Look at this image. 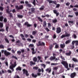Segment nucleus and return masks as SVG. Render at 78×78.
Here are the masks:
<instances>
[{
  "instance_id": "f257e3e1",
  "label": "nucleus",
  "mask_w": 78,
  "mask_h": 78,
  "mask_svg": "<svg viewBox=\"0 0 78 78\" xmlns=\"http://www.w3.org/2000/svg\"><path fill=\"white\" fill-rule=\"evenodd\" d=\"M17 66V63L16 62H15L13 64H12L11 66H10L9 68L10 69H11L12 70V72L14 71V68L16 67Z\"/></svg>"
},
{
  "instance_id": "f03ea898",
  "label": "nucleus",
  "mask_w": 78,
  "mask_h": 78,
  "mask_svg": "<svg viewBox=\"0 0 78 78\" xmlns=\"http://www.w3.org/2000/svg\"><path fill=\"white\" fill-rule=\"evenodd\" d=\"M15 8L16 9H17V11H18V10L23 9V5H21L19 6L18 5H16L15 6Z\"/></svg>"
},
{
  "instance_id": "7ed1b4c3",
  "label": "nucleus",
  "mask_w": 78,
  "mask_h": 78,
  "mask_svg": "<svg viewBox=\"0 0 78 78\" xmlns=\"http://www.w3.org/2000/svg\"><path fill=\"white\" fill-rule=\"evenodd\" d=\"M61 64H63V66L66 67V69H67L69 67V66H68V63L66 61H62L61 62Z\"/></svg>"
},
{
  "instance_id": "20e7f679",
  "label": "nucleus",
  "mask_w": 78,
  "mask_h": 78,
  "mask_svg": "<svg viewBox=\"0 0 78 78\" xmlns=\"http://www.w3.org/2000/svg\"><path fill=\"white\" fill-rule=\"evenodd\" d=\"M38 44H37V47H39V46H45V43L44 42H42L41 43V41H38Z\"/></svg>"
},
{
  "instance_id": "39448f33",
  "label": "nucleus",
  "mask_w": 78,
  "mask_h": 78,
  "mask_svg": "<svg viewBox=\"0 0 78 78\" xmlns=\"http://www.w3.org/2000/svg\"><path fill=\"white\" fill-rule=\"evenodd\" d=\"M70 34H67V33H66L65 35L63 34L62 35L61 37V39H63L64 37H69L70 36Z\"/></svg>"
},
{
  "instance_id": "423d86ee",
  "label": "nucleus",
  "mask_w": 78,
  "mask_h": 78,
  "mask_svg": "<svg viewBox=\"0 0 78 78\" xmlns=\"http://www.w3.org/2000/svg\"><path fill=\"white\" fill-rule=\"evenodd\" d=\"M23 74H25L26 76H29V74L28 73V71L25 69H23Z\"/></svg>"
},
{
  "instance_id": "0eeeda50",
  "label": "nucleus",
  "mask_w": 78,
  "mask_h": 78,
  "mask_svg": "<svg viewBox=\"0 0 78 78\" xmlns=\"http://www.w3.org/2000/svg\"><path fill=\"white\" fill-rule=\"evenodd\" d=\"M76 76V72H74L70 74V77L71 78H74Z\"/></svg>"
},
{
  "instance_id": "6e6552de",
  "label": "nucleus",
  "mask_w": 78,
  "mask_h": 78,
  "mask_svg": "<svg viewBox=\"0 0 78 78\" xmlns=\"http://www.w3.org/2000/svg\"><path fill=\"white\" fill-rule=\"evenodd\" d=\"M47 1H48V2H49V3H53L54 4H55V5H56V4L57 3H56V1H53L52 0H47Z\"/></svg>"
},
{
  "instance_id": "1a4fd4ad",
  "label": "nucleus",
  "mask_w": 78,
  "mask_h": 78,
  "mask_svg": "<svg viewBox=\"0 0 78 78\" xmlns=\"http://www.w3.org/2000/svg\"><path fill=\"white\" fill-rule=\"evenodd\" d=\"M57 33L59 34L61 32V29L60 27H58L57 28V30L56 31Z\"/></svg>"
},
{
  "instance_id": "9d476101",
  "label": "nucleus",
  "mask_w": 78,
  "mask_h": 78,
  "mask_svg": "<svg viewBox=\"0 0 78 78\" xmlns=\"http://www.w3.org/2000/svg\"><path fill=\"white\" fill-rule=\"evenodd\" d=\"M4 54L6 56H8L11 55V53L7 51L6 50H5L4 51Z\"/></svg>"
},
{
  "instance_id": "9b49d317",
  "label": "nucleus",
  "mask_w": 78,
  "mask_h": 78,
  "mask_svg": "<svg viewBox=\"0 0 78 78\" xmlns=\"http://www.w3.org/2000/svg\"><path fill=\"white\" fill-rule=\"evenodd\" d=\"M54 13L56 15V17H58L59 15V12H58V11L56 10H53Z\"/></svg>"
},
{
  "instance_id": "f8f14e48",
  "label": "nucleus",
  "mask_w": 78,
  "mask_h": 78,
  "mask_svg": "<svg viewBox=\"0 0 78 78\" xmlns=\"http://www.w3.org/2000/svg\"><path fill=\"white\" fill-rule=\"evenodd\" d=\"M11 11L9 12H7V14H9V16L10 18H11L12 19H13V14L12 13H10Z\"/></svg>"
},
{
  "instance_id": "ddd939ff",
  "label": "nucleus",
  "mask_w": 78,
  "mask_h": 78,
  "mask_svg": "<svg viewBox=\"0 0 78 78\" xmlns=\"http://www.w3.org/2000/svg\"><path fill=\"white\" fill-rule=\"evenodd\" d=\"M24 25H25V26L27 25V27H31L32 25L31 24H29L28 22H26L24 23Z\"/></svg>"
},
{
  "instance_id": "4468645a",
  "label": "nucleus",
  "mask_w": 78,
  "mask_h": 78,
  "mask_svg": "<svg viewBox=\"0 0 78 78\" xmlns=\"http://www.w3.org/2000/svg\"><path fill=\"white\" fill-rule=\"evenodd\" d=\"M25 3L26 5L28 7H30L31 6V5L30 4L28 3V2L27 1H26L25 2Z\"/></svg>"
},
{
  "instance_id": "2eb2a0df",
  "label": "nucleus",
  "mask_w": 78,
  "mask_h": 78,
  "mask_svg": "<svg viewBox=\"0 0 78 78\" xmlns=\"http://www.w3.org/2000/svg\"><path fill=\"white\" fill-rule=\"evenodd\" d=\"M60 46L61 48H64L65 47H66V44L65 43H63V44H60Z\"/></svg>"
},
{
  "instance_id": "dca6fc26",
  "label": "nucleus",
  "mask_w": 78,
  "mask_h": 78,
  "mask_svg": "<svg viewBox=\"0 0 78 78\" xmlns=\"http://www.w3.org/2000/svg\"><path fill=\"white\" fill-rule=\"evenodd\" d=\"M49 59L51 61L55 60V56H51L50 57Z\"/></svg>"
},
{
  "instance_id": "f3484780",
  "label": "nucleus",
  "mask_w": 78,
  "mask_h": 78,
  "mask_svg": "<svg viewBox=\"0 0 78 78\" xmlns=\"http://www.w3.org/2000/svg\"><path fill=\"white\" fill-rule=\"evenodd\" d=\"M16 70L17 71H18V70H19V71H21V70H22V68H21L20 66H19L16 69Z\"/></svg>"
},
{
  "instance_id": "a211bd4d",
  "label": "nucleus",
  "mask_w": 78,
  "mask_h": 78,
  "mask_svg": "<svg viewBox=\"0 0 78 78\" xmlns=\"http://www.w3.org/2000/svg\"><path fill=\"white\" fill-rule=\"evenodd\" d=\"M36 64V62H34L33 61H30V66H32L33 65H35Z\"/></svg>"
},
{
  "instance_id": "6ab92c4d",
  "label": "nucleus",
  "mask_w": 78,
  "mask_h": 78,
  "mask_svg": "<svg viewBox=\"0 0 78 78\" xmlns=\"http://www.w3.org/2000/svg\"><path fill=\"white\" fill-rule=\"evenodd\" d=\"M71 41H72V40L71 39L68 40L66 41L65 44H68L70 43V42H71Z\"/></svg>"
},
{
  "instance_id": "aec40b11",
  "label": "nucleus",
  "mask_w": 78,
  "mask_h": 78,
  "mask_svg": "<svg viewBox=\"0 0 78 78\" xmlns=\"http://www.w3.org/2000/svg\"><path fill=\"white\" fill-rule=\"evenodd\" d=\"M71 54H72V52L71 51H69V52L66 53V56H70Z\"/></svg>"
},
{
  "instance_id": "412c9836",
  "label": "nucleus",
  "mask_w": 78,
  "mask_h": 78,
  "mask_svg": "<svg viewBox=\"0 0 78 78\" xmlns=\"http://www.w3.org/2000/svg\"><path fill=\"white\" fill-rule=\"evenodd\" d=\"M68 23H69V25H70L71 26H72L73 23V21H69Z\"/></svg>"
},
{
  "instance_id": "4be33fe9",
  "label": "nucleus",
  "mask_w": 78,
  "mask_h": 78,
  "mask_svg": "<svg viewBox=\"0 0 78 78\" xmlns=\"http://www.w3.org/2000/svg\"><path fill=\"white\" fill-rule=\"evenodd\" d=\"M46 71L47 72L48 71V73H50L51 72V68H48L46 69Z\"/></svg>"
},
{
  "instance_id": "5701e85b",
  "label": "nucleus",
  "mask_w": 78,
  "mask_h": 78,
  "mask_svg": "<svg viewBox=\"0 0 78 78\" xmlns=\"http://www.w3.org/2000/svg\"><path fill=\"white\" fill-rule=\"evenodd\" d=\"M32 77L36 78L37 76V74H34V73H32Z\"/></svg>"
},
{
  "instance_id": "b1692460",
  "label": "nucleus",
  "mask_w": 78,
  "mask_h": 78,
  "mask_svg": "<svg viewBox=\"0 0 78 78\" xmlns=\"http://www.w3.org/2000/svg\"><path fill=\"white\" fill-rule=\"evenodd\" d=\"M35 9H36L34 8H31V12L33 13H34V12H35Z\"/></svg>"
},
{
  "instance_id": "393cba45",
  "label": "nucleus",
  "mask_w": 78,
  "mask_h": 78,
  "mask_svg": "<svg viewBox=\"0 0 78 78\" xmlns=\"http://www.w3.org/2000/svg\"><path fill=\"white\" fill-rule=\"evenodd\" d=\"M54 47V45L53 44H50L49 45V50H52L53 49V48Z\"/></svg>"
},
{
  "instance_id": "a878e982",
  "label": "nucleus",
  "mask_w": 78,
  "mask_h": 78,
  "mask_svg": "<svg viewBox=\"0 0 78 78\" xmlns=\"http://www.w3.org/2000/svg\"><path fill=\"white\" fill-rule=\"evenodd\" d=\"M37 31H34L32 32V35H33L34 36V35H36V34H37Z\"/></svg>"
},
{
  "instance_id": "bb28decb",
  "label": "nucleus",
  "mask_w": 78,
  "mask_h": 78,
  "mask_svg": "<svg viewBox=\"0 0 78 78\" xmlns=\"http://www.w3.org/2000/svg\"><path fill=\"white\" fill-rule=\"evenodd\" d=\"M44 8H45V6L44 5H42L41 7L39 9L41 11H42V10L44 9Z\"/></svg>"
},
{
  "instance_id": "cd10ccee",
  "label": "nucleus",
  "mask_w": 78,
  "mask_h": 78,
  "mask_svg": "<svg viewBox=\"0 0 78 78\" xmlns=\"http://www.w3.org/2000/svg\"><path fill=\"white\" fill-rule=\"evenodd\" d=\"M46 26H47V23H46V21H44V22H43V27H46Z\"/></svg>"
},
{
  "instance_id": "c85d7f7f",
  "label": "nucleus",
  "mask_w": 78,
  "mask_h": 78,
  "mask_svg": "<svg viewBox=\"0 0 78 78\" xmlns=\"http://www.w3.org/2000/svg\"><path fill=\"white\" fill-rule=\"evenodd\" d=\"M72 59L74 62H77L78 61V60L75 58H73Z\"/></svg>"
},
{
  "instance_id": "c756f323",
  "label": "nucleus",
  "mask_w": 78,
  "mask_h": 78,
  "mask_svg": "<svg viewBox=\"0 0 78 78\" xmlns=\"http://www.w3.org/2000/svg\"><path fill=\"white\" fill-rule=\"evenodd\" d=\"M33 60L35 62H37V58L36 57H34L33 59Z\"/></svg>"
},
{
  "instance_id": "7c9ffc66",
  "label": "nucleus",
  "mask_w": 78,
  "mask_h": 78,
  "mask_svg": "<svg viewBox=\"0 0 78 78\" xmlns=\"http://www.w3.org/2000/svg\"><path fill=\"white\" fill-rule=\"evenodd\" d=\"M52 20V22L53 23H56V22H58V20L56 18L54 20Z\"/></svg>"
},
{
  "instance_id": "2f4dec72",
  "label": "nucleus",
  "mask_w": 78,
  "mask_h": 78,
  "mask_svg": "<svg viewBox=\"0 0 78 78\" xmlns=\"http://www.w3.org/2000/svg\"><path fill=\"white\" fill-rule=\"evenodd\" d=\"M72 37H73L74 39H76L77 38V36H76V35L74 34H73V35L72 36Z\"/></svg>"
},
{
  "instance_id": "473e14b6",
  "label": "nucleus",
  "mask_w": 78,
  "mask_h": 78,
  "mask_svg": "<svg viewBox=\"0 0 78 78\" xmlns=\"http://www.w3.org/2000/svg\"><path fill=\"white\" fill-rule=\"evenodd\" d=\"M38 19L39 20V21L40 22H43V21L42 20L41 18L39 17H37Z\"/></svg>"
},
{
  "instance_id": "72a5a7b5",
  "label": "nucleus",
  "mask_w": 78,
  "mask_h": 78,
  "mask_svg": "<svg viewBox=\"0 0 78 78\" xmlns=\"http://www.w3.org/2000/svg\"><path fill=\"white\" fill-rule=\"evenodd\" d=\"M4 17L3 16H0V21L1 22H3V19Z\"/></svg>"
},
{
  "instance_id": "f704fd0d",
  "label": "nucleus",
  "mask_w": 78,
  "mask_h": 78,
  "mask_svg": "<svg viewBox=\"0 0 78 78\" xmlns=\"http://www.w3.org/2000/svg\"><path fill=\"white\" fill-rule=\"evenodd\" d=\"M3 27V23H0V28H2Z\"/></svg>"
},
{
  "instance_id": "c9c22d12",
  "label": "nucleus",
  "mask_w": 78,
  "mask_h": 78,
  "mask_svg": "<svg viewBox=\"0 0 78 78\" xmlns=\"http://www.w3.org/2000/svg\"><path fill=\"white\" fill-rule=\"evenodd\" d=\"M17 17L19 18H20V19H22V18H23V16L22 15H17Z\"/></svg>"
},
{
  "instance_id": "e433bc0d",
  "label": "nucleus",
  "mask_w": 78,
  "mask_h": 78,
  "mask_svg": "<svg viewBox=\"0 0 78 78\" xmlns=\"http://www.w3.org/2000/svg\"><path fill=\"white\" fill-rule=\"evenodd\" d=\"M7 9H6V12H10V11H9V6H7Z\"/></svg>"
},
{
  "instance_id": "4c0bfd02",
  "label": "nucleus",
  "mask_w": 78,
  "mask_h": 78,
  "mask_svg": "<svg viewBox=\"0 0 78 78\" xmlns=\"http://www.w3.org/2000/svg\"><path fill=\"white\" fill-rule=\"evenodd\" d=\"M38 69H39V67L36 66H34L33 67V69H34V70H37Z\"/></svg>"
},
{
  "instance_id": "58836bf2",
  "label": "nucleus",
  "mask_w": 78,
  "mask_h": 78,
  "mask_svg": "<svg viewBox=\"0 0 78 78\" xmlns=\"http://www.w3.org/2000/svg\"><path fill=\"white\" fill-rule=\"evenodd\" d=\"M12 59H16L17 60V58L16 56H14V55H12Z\"/></svg>"
},
{
  "instance_id": "ea45409f",
  "label": "nucleus",
  "mask_w": 78,
  "mask_h": 78,
  "mask_svg": "<svg viewBox=\"0 0 78 78\" xmlns=\"http://www.w3.org/2000/svg\"><path fill=\"white\" fill-rule=\"evenodd\" d=\"M5 41L6 42H7V43H8V44H9V40H8V39H7V38H5Z\"/></svg>"
},
{
  "instance_id": "a19ab883",
  "label": "nucleus",
  "mask_w": 78,
  "mask_h": 78,
  "mask_svg": "<svg viewBox=\"0 0 78 78\" xmlns=\"http://www.w3.org/2000/svg\"><path fill=\"white\" fill-rule=\"evenodd\" d=\"M41 66L43 67L44 69H45V67H46L45 65V64H41Z\"/></svg>"
},
{
  "instance_id": "79ce46f5",
  "label": "nucleus",
  "mask_w": 78,
  "mask_h": 78,
  "mask_svg": "<svg viewBox=\"0 0 78 78\" xmlns=\"http://www.w3.org/2000/svg\"><path fill=\"white\" fill-rule=\"evenodd\" d=\"M32 3L33 4V5H34V6H36V0H33Z\"/></svg>"
},
{
  "instance_id": "37998d69",
  "label": "nucleus",
  "mask_w": 78,
  "mask_h": 78,
  "mask_svg": "<svg viewBox=\"0 0 78 78\" xmlns=\"http://www.w3.org/2000/svg\"><path fill=\"white\" fill-rule=\"evenodd\" d=\"M59 6H60V4H58L56 5V6L55 8H59Z\"/></svg>"
},
{
  "instance_id": "c03bdc74",
  "label": "nucleus",
  "mask_w": 78,
  "mask_h": 78,
  "mask_svg": "<svg viewBox=\"0 0 78 78\" xmlns=\"http://www.w3.org/2000/svg\"><path fill=\"white\" fill-rule=\"evenodd\" d=\"M0 48H2L3 49H4V46L2 44L0 45Z\"/></svg>"
},
{
  "instance_id": "a18cd8bd",
  "label": "nucleus",
  "mask_w": 78,
  "mask_h": 78,
  "mask_svg": "<svg viewBox=\"0 0 78 78\" xmlns=\"http://www.w3.org/2000/svg\"><path fill=\"white\" fill-rule=\"evenodd\" d=\"M58 69V66H57L54 68L53 69L54 70H56V71H57Z\"/></svg>"
},
{
  "instance_id": "49530a36",
  "label": "nucleus",
  "mask_w": 78,
  "mask_h": 78,
  "mask_svg": "<svg viewBox=\"0 0 78 78\" xmlns=\"http://www.w3.org/2000/svg\"><path fill=\"white\" fill-rule=\"evenodd\" d=\"M28 47H34V45L30 44L28 45Z\"/></svg>"
},
{
  "instance_id": "de8ad7c7",
  "label": "nucleus",
  "mask_w": 78,
  "mask_h": 78,
  "mask_svg": "<svg viewBox=\"0 0 78 78\" xmlns=\"http://www.w3.org/2000/svg\"><path fill=\"white\" fill-rule=\"evenodd\" d=\"M21 53L22 52H21V51H17V54H18V55H20V54H21Z\"/></svg>"
},
{
  "instance_id": "09e8293b",
  "label": "nucleus",
  "mask_w": 78,
  "mask_h": 78,
  "mask_svg": "<svg viewBox=\"0 0 78 78\" xmlns=\"http://www.w3.org/2000/svg\"><path fill=\"white\" fill-rule=\"evenodd\" d=\"M76 41H73L72 43V45H75V43Z\"/></svg>"
},
{
  "instance_id": "8fccbe9b",
  "label": "nucleus",
  "mask_w": 78,
  "mask_h": 78,
  "mask_svg": "<svg viewBox=\"0 0 78 78\" xmlns=\"http://www.w3.org/2000/svg\"><path fill=\"white\" fill-rule=\"evenodd\" d=\"M55 48H59V45L57 44H56L55 46Z\"/></svg>"
},
{
  "instance_id": "3c124183",
  "label": "nucleus",
  "mask_w": 78,
  "mask_h": 78,
  "mask_svg": "<svg viewBox=\"0 0 78 78\" xmlns=\"http://www.w3.org/2000/svg\"><path fill=\"white\" fill-rule=\"evenodd\" d=\"M0 10L2 11H3V7L2 6H0Z\"/></svg>"
},
{
  "instance_id": "603ef678",
  "label": "nucleus",
  "mask_w": 78,
  "mask_h": 78,
  "mask_svg": "<svg viewBox=\"0 0 78 78\" xmlns=\"http://www.w3.org/2000/svg\"><path fill=\"white\" fill-rule=\"evenodd\" d=\"M70 5V2H67V3H66V6H69V5Z\"/></svg>"
},
{
  "instance_id": "864d4df0",
  "label": "nucleus",
  "mask_w": 78,
  "mask_h": 78,
  "mask_svg": "<svg viewBox=\"0 0 78 78\" xmlns=\"http://www.w3.org/2000/svg\"><path fill=\"white\" fill-rule=\"evenodd\" d=\"M37 58H38V60H40V61L41 60V58H42L40 56H38Z\"/></svg>"
},
{
  "instance_id": "5fc2aeb1",
  "label": "nucleus",
  "mask_w": 78,
  "mask_h": 78,
  "mask_svg": "<svg viewBox=\"0 0 78 78\" xmlns=\"http://www.w3.org/2000/svg\"><path fill=\"white\" fill-rule=\"evenodd\" d=\"M75 45H78V41L76 40L75 41Z\"/></svg>"
},
{
  "instance_id": "6e6d98bb",
  "label": "nucleus",
  "mask_w": 78,
  "mask_h": 78,
  "mask_svg": "<svg viewBox=\"0 0 78 78\" xmlns=\"http://www.w3.org/2000/svg\"><path fill=\"white\" fill-rule=\"evenodd\" d=\"M27 41H28L29 42H31V39L30 38H27Z\"/></svg>"
},
{
  "instance_id": "4d7b16f0",
  "label": "nucleus",
  "mask_w": 78,
  "mask_h": 78,
  "mask_svg": "<svg viewBox=\"0 0 78 78\" xmlns=\"http://www.w3.org/2000/svg\"><path fill=\"white\" fill-rule=\"evenodd\" d=\"M60 58L62 59H63V60H65V58L64 57L62 56L61 55L60 56Z\"/></svg>"
},
{
  "instance_id": "13d9d810",
  "label": "nucleus",
  "mask_w": 78,
  "mask_h": 78,
  "mask_svg": "<svg viewBox=\"0 0 78 78\" xmlns=\"http://www.w3.org/2000/svg\"><path fill=\"white\" fill-rule=\"evenodd\" d=\"M4 22L5 23H6L7 22V19L6 18H5L4 20Z\"/></svg>"
},
{
  "instance_id": "bf43d9fd",
  "label": "nucleus",
  "mask_w": 78,
  "mask_h": 78,
  "mask_svg": "<svg viewBox=\"0 0 78 78\" xmlns=\"http://www.w3.org/2000/svg\"><path fill=\"white\" fill-rule=\"evenodd\" d=\"M53 39H56V35L55 34H54L53 36Z\"/></svg>"
},
{
  "instance_id": "052dcab7",
  "label": "nucleus",
  "mask_w": 78,
  "mask_h": 78,
  "mask_svg": "<svg viewBox=\"0 0 78 78\" xmlns=\"http://www.w3.org/2000/svg\"><path fill=\"white\" fill-rule=\"evenodd\" d=\"M45 30L47 32H48V31H50V30H49V29L48 28L46 27L45 28Z\"/></svg>"
},
{
  "instance_id": "680f3d73",
  "label": "nucleus",
  "mask_w": 78,
  "mask_h": 78,
  "mask_svg": "<svg viewBox=\"0 0 78 78\" xmlns=\"http://www.w3.org/2000/svg\"><path fill=\"white\" fill-rule=\"evenodd\" d=\"M7 72H8V73H12V71L9 69H8Z\"/></svg>"
},
{
  "instance_id": "e2e57ef3",
  "label": "nucleus",
  "mask_w": 78,
  "mask_h": 78,
  "mask_svg": "<svg viewBox=\"0 0 78 78\" xmlns=\"http://www.w3.org/2000/svg\"><path fill=\"white\" fill-rule=\"evenodd\" d=\"M55 61H58L59 60V58L58 57V58H56V56H55Z\"/></svg>"
},
{
  "instance_id": "0e129e2a",
  "label": "nucleus",
  "mask_w": 78,
  "mask_h": 78,
  "mask_svg": "<svg viewBox=\"0 0 78 78\" xmlns=\"http://www.w3.org/2000/svg\"><path fill=\"white\" fill-rule=\"evenodd\" d=\"M16 25H18V27H20V26L21 25V24L20 23H16Z\"/></svg>"
},
{
  "instance_id": "69168bd1",
  "label": "nucleus",
  "mask_w": 78,
  "mask_h": 78,
  "mask_svg": "<svg viewBox=\"0 0 78 78\" xmlns=\"http://www.w3.org/2000/svg\"><path fill=\"white\" fill-rule=\"evenodd\" d=\"M34 28H36L37 27V24L34 23Z\"/></svg>"
},
{
  "instance_id": "338daca9",
  "label": "nucleus",
  "mask_w": 78,
  "mask_h": 78,
  "mask_svg": "<svg viewBox=\"0 0 78 78\" xmlns=\"http://www.w3.org/2000/svg\"><path fill=\"white\" fill-rule=\"evenodd\" d=\"M20 36L21 37H22V38L24 37V35H23L22 34H20Z\"/></svg>"
},
{
  "instance_id": "774afa93",
  "label": "nucleus",
  "mask_w": 78,
  "mask_h": 78,
  "mask_svg": "<svg viewBox=\"0 0 78 78\" xmlns=\"http://www.w3.org/2000/svg\"><path fill=\"white\" fill-rule=\"evenodd\" d=\"M5 29H0V31H2V32H3V31H5Z\"/></svg>"
}]
</instances>
